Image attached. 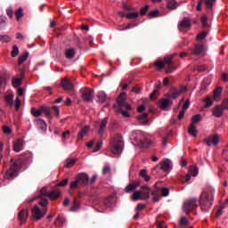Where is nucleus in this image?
<instances>
[{
  "mask_svg": "<svg viewBox=\"0 0 228 228\" xmlns=\"http://www.w3.org/2000/svg\"><path fill=\"white\" fill-rule=\"evenodd\" d=\"M215 190L212 188H207L200 195V208L201 212L208 213L214 203Z\"/></svg>",
  "mask_w": 228,
  "mask_h": 228,
  "instance_id": "1",
  "label": "nucleus"
},
{
  "mask_svg": "<svg viewBox=\"0 0 228 228\" xmlns=\"http://www.w3.org/2000/svg\"><path fill=\"white\" fill-rule=\"evenodd\" d=\"M177 56V53H175L171 55L166 56L164 61H156V66L159 69H163L165 66H167V74H171L176 70V67L174 65L175 61L173 59Z\"/></svg>",
  "mask_w": 228,
  "mask_h": 228,
  "instance_id": "2",
  "label": "nucleus"
},
{
  "mask_svg": "<svg viewBox=\"0 0 228 228\" xmlns=\"http://www.w3.org/2000/svg\"><path fill=\"white\" fill-rule=\"evenodd\" d=\"M117 103L118 105V111L123 117L129 118L130 115L127 110H130L131 107L126 102V93H120L119 96H118Z\"/></svg>",
  "mask_w": 228,
  "mask_h": 228,
  "instance_id": "3",
  "label": "nucleus"
},
{
  "mask_svg": "<svg viewBox=\"0 0 228 228\" xmlns=\"http://www.w3.org/2000/svg\"><path fill=\"white\" fill-rule=\"evenodd\" d=\"M151 192V187L148 185H142L140 191H135L132 195L133 201L148 200L150 199V193Z\"/></svg>",
  "mask_w": 228,
  "mask_h": 228,
  "instance_id": "4",
  "label": "nucleus"
},
{
  "mask_svg": "<svg viewBox=\"0 0 228 228\" xmlns=\"http://www.w3.org/2000/svg\"><path fill=\"white\" fill-rule=\"evenodd\" d=\"M20 168V161L16 159H11V167L8 168L5 174V179H13L14 177H17V172H19Z\"/></svg>",
  "mask_w": 228,
  "mask_h": 228,
  "instance_id": "5",
  "label": "nucleus"
},
{
  "mask_svg": "<svg viewBox=\"0 0 228 228\" xmlns=\"http://www.w3.org/2000/svg\"><path fill=\"white\" fill-rule=\"evenodd\" d=\"M187 90L186 86H182L180 89L177 87H172V89H170V93H167L165 97L168 98L170 101L172 99L176 100L182 94H185Z\"/></svg>",
  "mask_w": 228,
  "mask_h": 228,
  "instance_id": "6",
  "label": "nucleus"
},
{
  "mask_svg": "<svg viewBox=\"0 0 228 228\" xmlns=\"http://www.w3.org/2000/svg\"><path fill=\"white\" fill-rule=\"evenodd\" d=\"M198 200L196 198L189 199L185 200L183 204V210L185 214H189L193 210H196L198 208Z\"/></svg>",
  "mask_w": 228,
  "mask_h": 228,
  "instance_id": "7",
  "label": "nucleus"
},
{
  "mask_svg": "<svg viewBox=\"0 0 228 228\" xmlns=\"http://www.w3.org/2000/svg\"><path fill=\"white\" fill-rule=\"evenodd\" d=\"M44 212V213H43ZM43 212L42 210L39 208V207L37 205H35L32 208H31V215H32V217L36 220V221H38L40 219H42L45 215L46 214L47 212V209L46 208H43Z\"/></svg>",
  "mask_w": 228,
  "mask_h": 228,
  "instance_id": "8",
  "label": "nucleus"
},
{
  "mask_svg": "<svg viewBox=\"0 0 228 228\" xmlns=\"http://www.w3.org/2000/svg\"><path fill=\"white\" fill-rule=\"evenodd\" d=\"M50 192L47 191L46 187H43L40 190V193L38 198L40 199V200L38 201L39 206H41L42 208H46L48 206V200L45 197H49Z\"/></svg>",
  "mask_w": 228,
  "mask_h": 228,
  "instance_id": "9",
  "label": "nucleus"
},
{
  "mask_svg": "<svg viewBox=\"0 0 228 228\" xmlns=\"http://www.w3.org/2000/svg\"><path fill=\"white\" fill-rule=\"evenodd\" d=\"M80 92L82 94V99L86 102H91L94 101V93L92 89H88V87H82Z\"/></svg>",
  "mask_w": 228,
  "mask_h": 228,
  "instance_id": "10",
  "label": "nucleus"
},
{
  "mask_svg": "<svg viewBox=\"0 0 228 228\" xmlns=\"http://www.w3.org/2000/svg\"><path fill=\"white\" fill-rule=\"evenodd\" d=\"M123 149V141L121 138L116 139L111 144H110V151L112 153L118 155L121 153Z\"/></svg>",
  "mask_w": 228,
  "mask_h": 228,
  "instance_id": "11",
  "label": "nucleus"
},
{
  "mask_svg": "<svg viewBox=\"0 0 228 228\" xmlns=\"http://www.w3.org/2000/svg\"><path fill=\"white\" fill-rule=\"evenodd\" d=\"M77 182H79L80 186H87L90 182V177L86 173H80L77 177Z\"/></svg>",
  "mask_w": 228,
  "mask_h": 228,
  "instance_id": "12",
  "label": "nucleus"
},
{
  "mask_svg": "<svg viewBox=\"0 0 228 228\" xmlns=\"http://www.w3.org/2000/svg\"><path fill=\"white\" fill-rule=\"evenodd\" d=\"M204 142L207 144V146H211V145L216 146L219 143V136L218 134L208 136L206 139H204Z\"/></svg>",
  "mask_w": 228,
  "mask_h": 228,
  "instance_id": "13",
  "label": "nucleus"
},
{
  "mask_svg": "<svg viewBox=\"0 0 228 228\" xmlns=\"http://www.w3.org/2000/svg\"><path fill=\"white\" fill-rule=\"evenodd\" d=\"M216 0H200V2L198 3V6H196V10L198 12H200V10H202V3L204 2L205 5L207 6V8L211 9L213 8L215 3Z\"/></svg>",
  "mask_w": 228,
  "mask_h": 228,
  "instance_id": "14",
  "label": "nucleus"
},
{
  "mask_svg": "<svg viewBox=\"0 0 228 228\" xmlns=\"http://www.w3.org/2000/svg\"><path fill=\"white\" fill-rule=\"evenodd\" d=\"M28 218V208H23L18 213V220H20L21 224H26Z\"/></svg>",
  "mask_w": 228,
  "mask_h": 228,
  "instance_id": "15",
  "label": "nucleus"
},
{
  "mask_svg": "<svg viewBox=\"0 0 228 228\" xmlns=\"http://www.w3.org/2000/svg\"><path fill=\"white\" fill-rule=\"evenodd\" d=\"M61 85L65 91L73 92L74 90V86L69 78L61 79Z\"/></svg>",
  "mask_w": 228,
  "mask_h": 228,
  "instance_id": "16",
  "label": "nucleus"
},
{
  "mask_svg": "<svg viewBox=\"0 0 228 228\" xmlns=\"http://www.w3.org/2000/svg\"><path fill=\"white\" fill-rule=\"evenodd\" d=\"M171 105H173V102L170 98H161L159 102V107L162 110H167Z\"/></svg>",
  "mask_w": 228,
  "mask_h": 228,
  "instance_id": "17",
  "label": "nucleus"
},
{
  "mask_svg": "<svg viewBox=\"0 0 228 228\" xmlns=\"http://www.w3.org/2000/svg\"><path fill=\"white\" fill-rule=\"evenodd\" d=\"M107 126H108V117L104 118L99 124L98 135H100L101 137H102V135H104V133L106 132Z\"/></svg>",
  "mask_w": 228,
  "mask_h": 228,
  "instance_id": "18",
  "label": "nucleus"
},
{
  "mask_svg": "<svg viewBox=\"0 0 228 228\" xmlns=\"http://www.w3.org/2000/svg\"><path fill=\"white\" fill-rule=\"evenodd\" d=\"M115 196L114 195H110L109 197H107L104 200H103V205L105 206V208H113L115 207Z\"/></svg>",
  "mask_w": 228,
  "mask_h": 228,
  "instance_id": "19",
  "label": "nucleus"
},
{
  "mask_svg": "<svg viewBox=\"0 0 228 228\" xmlns=\"http://www.w3.org/2000/svg\"><path fill=\"white\" fill-rule=\"evenodd\" d=\"M140 186V182H133L129 183L126 188H125V192L126 193H132L136 191V188Z\"/></svg>",
  "mask_w": 228,
  "mask_h": 228,
  "instance_id": "20",
  "label": "nucleus"
},
{
  "mask_svg": "<svg viewBox=\"0 0 228 228\" xmlns=\"http://www.w3.org/2000/svg\"><path fill=\"white\" fill-rule=\"evenodd\" d=\"M224 109L223 108L222 105H217L213 109V116L216 118H221L224 115Z\"/></svg>",
  "mask_w": 228,
  "mask_h": 228,
  "instance_id": "21",
  "label": "nucleus"
},
{
  "mask_svg": "<svg viewBox=\"0 0 228 228\" xmlns=\"http://www.w3.org/2000/svg\"><path fill=\"white\" fill-rule=\"evenodd\" d=\"M191 26V21L190 18L185 17L183 20V21L180 23L179 30H183V29L190 28Z\"/></svg>",
  "mask_w": 228,
  "mask_h": 228,
  "instance_id": "22",
  "label": "nucleus"
},
{
  "mask_svg": "<svg viewBox=\"0 0 228 228\" xmlns=\"http://www.w3.org/2000/svg\"><path fill=\"white\" fill-rule=\"evenodd\" d=\"M204 51H205L204 45L198 44V45H194V49H192V54L199 56L202 53H204Z\"/></svg>",
  "mask_w": 228,
  "mask_h": 228,
  "instance_id": "23",
  "label": "nucleus"
},
{
  "mask_svg": "<svg viewBox=\"0 0 228 228\" xmlns=\"http://www.w3.org/2000/svg\"><path fill=\"white\" fill-rule=\"evenodd\" d=\"M160 168L163 172H169L171 170V163L169 160H163L160 162Z\"/></svg>",
  "mask_w": 228,
  "mask_h": 228,
  "instance_id": "24",
  "label": "nucleus"
},
{
  "mask_svg": "<svg viewBox=\"0 0 228 228\" xmlns=\"http://www.w3.org/2000/svg\"><path fill=\"white\" fill-rule=\"evenodd\" d=\"M61 194V191L58 189L53 190L52 191H50L48 198L51 200H57Z\"/></svg>",
  "mask_w": 228,
  "mask_h": 228,
  "instance_id": "25",
  "label": "nucleus"
},
{
  "mask_svg": "<svg viewBox=\"0 0 228 228\" xmlns=\"http://www.w3.org/2000/svg\"><path fill=\"white\" fill-rule=\"evenodd\" d=\"M35 123H36L37 126L38 128H40L42 131H46L47 125L45 120L38 118V119L35 120Z\"/></svg>",
  "mask_w": 228,
  "mask_h": 228,
  "instance_id": "26",
  "label": "nucleus"
},
{
  "mask_svg": "<svg viewBox=\"0 0 228 228\" xmlns=\"http://www.w3.org/2000/svg\"><path fill=\"white\" fill-rule=\"evenodd\" d=\"M23 141L21 139H18L14 142L13 149L14 151L19 152L22 150Z\"/></svg>",
  "mask_w": 228,
  "mask_h": 228,
  "instance_id": "27",
  "label": "nucleus"
},
{
  "mask_svg": "<svg viewBox=\"0 0 228 228\" xmlns=\"http://www.w3.org/2000/svg\"><path fill=\"white\" fill-rule=\"evenodd\" d=\"M76 55V50L74 48H69L65 51V56L67 59L71 60Z\"/></svg>",
  "mask_w": 228,
  "mask_h": 228,
  "instance_id": "28",
  "label": "nucleus"
},
{
  "mask_svg": "<svg viewBox=\"0 0 228 228\" xmlns=\"http://www.w3.org/2000/svg\"><path fill=\"white\" fill-rule=\"evenodd\" d=\"M40 109H41V114L44 113L45 116L49 118H53L52 113H51V108L46 107V106H42V107H40Z\"/></svg>",
  "mask_w": 228,
  "mask_h": 228,
  "instance_id": "29",
  "label": "nucleus"
},
{
  "mask_svg": "<svg viewBox=\"0 0 228 228\" xmlns=\"http://www.w3.org/2000/svg\"><path fill=\"white\" fill-rule=\"evenodd\" d=\"M13 99H14L13 93H7V94L5 96V101L7 102V104H9V106L14 105Z\"/></svg>",
  "mask_w": 228,
  "mask_h": 228,
  "instance_id": "30",
  "label": "nucleus"
},
{
  "mask_svg": "<svg viewBox=\"0 0 228 228\" xmlns=\"http://www.w3.org/2000/svg\"><path fill=\"white\" fill-rule=\"evenodd\" d=\"M29 57V53L28 52H25V53L20 55V57L18 58V64L22 65Z\"/></svg>",
  "mask_w": 228,
  "mask_h": 228,
  "instance_id": "31",
  "label": "nucleus"
},
{
  "mask_svg": "<svg viewBox=\"0 0 228 228\" xmlns=\"http://www.w3.org/2000/svg\"><path fill=\"white\" fill-rule=\"evenodd\" d=\"M149 116V113H144L142 115H140L137 117L138 120L142 124V125H147L149 120L147 119Z\"/></svg>",
  "mask_w": 228,
  "mask_h": 228,
  "instance_id": "32",
  "label": "nucleus"
},
{
  "mask_svg": "<svg viewBox=\"0 0 228 228\" xmlns=\"http://www.w3.org/2000/svg\"><path fill=\"white\" fill-rule=\"evenodd\" d=\"M211 84V79L209 77H204L203 82H201V91L207 90L208 86Z\"/></svg>",
  "mask_w": 228,
  "mask_h": 228,
  "instance_id": "33",
  "label": "nucleus"
},
{
  "mask_svg": "<svg viewBox=\"0 0 228 228\" xmlns=\"http://www.w3.org/2000/svg\"><path fill=\"white\" fill-rule=\"evenodd\" d=\"M223 92L222 87H216V89H214L213 91V100H217L220 98L221 94Z\"/></svg>",
  "mask_w": 228,
  "mask_h": 228,
  "instance_id": "34",
  "label": "nucleus"
},
{
  "mask_svg": "<svg viewBox=\"0 0 228 228\" xmlns=\"http://www.w3.org/2000/svg\"><path fill=\"white\" fill-rule=\"evenodd\" d=\"M142 137H143V135L140 131H137L133 134V138L134 139V141L137 144L139 142H141Z\"/></svg>",
  "mask_w": 228,
  "mask_h": 228,
  "instance_id": "35",
  "label": "nucleus"
},
{
  "mask_svg": "<svg viewBox=\"0 0 228 228\" xmlns=\"http://www.w3.org/2000/svg\"><path fill=\"white\" fill-rule=\"evenodd\" d=\"M89 130H90L89 126H85L84 128H82L77 134L78 139L84 138L86 135V134L89 132Z\"/></svg>",
  "mask_w": 228,
  "mask_h": 228,
  "instance_id": "36",
  "label": "nucleus"
},
{
  "mask_svg": "<svg viewBox=\"0 0 228 228\" xmlns=\"http://www.w3.org/2000/svg\"><path fill=\"white\" fill-rule=\"evenodd\" d=\"M14 15H16V20L20 21V19L24 17L23 9L21 7L18 8V10L14 12Z\"/></svg>",
  "mask_w": 228,
  "mask_h": 228,
  "instance_id": "37",
  "label": "nucleus"
},
{
  "mask_svg": "<svg viewBox=\"0 0 228 228\" xmlns=\"http://www.w3.org/2000/svg\"><path fill=\"white\" fill-rule=\"evenodd\" d=\"M77 161V159H67L65 161L64 166L67 168H70L72 166H74L76 164V162Z\"/></svg>",
  "mask_w": 228,
  "mask_h": 228,
  "instance_id": "38",
  "label": "nucleus"
},
{
  "mask_svg": "<svg viewBox=\"0 0 228 228\" xmlns=\"http://www.w3.org/2000/svg\"><path fill=\"white\" fill-rule=\"evenodd\" d=\"M178 7V3L175 0H170L167 2V8L169 10H176Z\"/></svg>",
  "mask_w": 228,
  "mask_h": 228,
  "instance_id": "39",
  "label": "nucleus"
},
{
  "mask_svg": "<svg viewBox=\"0 0 228 228\" xmlns=\"http://www.w3.org/2000/svg\"><path fill=\"white\" fill-rule=\"evenodd\" d=\"M65 223V219L62 218L61 216H58L54 221V225L57 227L62 226Z\"/></svg>",
  "mask_w": 228,
  "mask_h": 228,
  "instance_id": "40",
  "label": "nucleus"
},
{
  "mask_svg": "<svg viewBox=\"0 0 228 228\" xmlns=\"http://www.w3.org/2000/svg\"><path fill=\"white\" fill-rule=\"evenodd\" d=\"M21 84H22V78L21 77L12 78V86H14V88H17L18 86H20Z\"/></svg>",
  "mask_w": 228,
  "mask_h": 228,
  "instance_id": "41",
  "label": "nucleus"
},
{
  "mask_svg": "<svg viewBox=\"0 0 228 228\" xmlns=\"http://www.w3.org/2000/svg\"><path fill=\"white\" fill-rule=\"evenodd\" d=\"M203 102L206 103V105L204 106V108L206 109L211 107L214 103V100H212L210 96H207V98H204Z\"/></svg>",
  "mask_w": 228,
  "mask_h": 228,
  "instance_id": "42",
  "label": "nucleus"
},
{
  "mask_svg": "<svg viewBox=\"0 0 228 228\" xmlns=\"http://www.w3.org/2000/svg\"><path fill=\"white\" fill-rule=\"evenodd\" d=\"M141 147L146 148L151 144V142L149 139H146L142 136V141L138 143Z\"/></svg>",
  "mask_w": 228,
  "mask_h": 228,
  "instance_id": "43",
  "label": "nucleus"
},
{
  "mask_svg": "<svg viewBox=\"0 0 228 228\" xmlns=\"http://www.w3.org/2000/svg\"><path fill=\"white\" fill-rule=\"evenodd\" d=\"M140 176L141 177H142V179H144V181L146 182V183H148V181H150V175H147V171H146V169H142L141 171H140Z\"/></svg>",
  "mask_w": 228,
  "mask_h": 228,
  "instance_id": "44",
  "label": "nucleus"
},
{
  "mask_svg": "<svg viewBox=\"0 0 228 228\" xmlns=\"http://www.w3.org/2000/svg\"><path fill=\"white\" fill-rule=\"evenodd\" d=\"M155 190L151 191V196H160L159 192L161 191V188L158 187V183L154 184Z\"/></svg>",
  "mask_w": 228,
  "mask_h": 228,
  "instance_id": "45",
  "label": "nucleus"
},
{
  "mask_svg": "<svg viewBox=\"0 0 228 228\" xmlns=\"http://www.w3.org/2000/svg\"><path fill=\"white\" fill-rule=\"evenodd\" d=\"M189 134H192L194 137L197 136V128L193 123L189 126Z\"/></svg>",
  "mask_w": 228,
  "mask_h": 228,
  "instance_id": "46",
  "label": "nucleus"
},
{
  "mask_svg": "<svg viewBox=\"0 0 228 228\" xmlns=\"http://www.w3.org/2000/svg\"><path fill=\"white\" fill-rule=\"evenodd\" d=\"M19 55V47L17 45H12V50H11V56L16 58Z\"/></svg>",
  "mask_w": 228,
  "mask_h": 228,
  "instance_id": "47",
  "label": "nucleus"
},
{
  "mask_svg": "<svg viewBox=\"0 0 228 228\" xmlns=\"http://www.w3.org/2000/svg\"><path fill=\"white\" fill-rule=\"evenodd\" d=\"M198 173H199V169L197 167H189V174H191L192 177H196V175H198Z\"/></svg>",
  "mask_w": 228,
  "mask_h": 228,
  "instance_id": "48",
  "label": "nucleus"
},
{
  "mask_svg": "<svg viewBox=\"0 0 228 228\" xmlns=\"http://www.w3.org/2000/svg\"><path fill=\"white\" fill-rule=\"evenodd\" d=\"M31 114L32 116L38 118L42 115V110L41 108H39L38 110H36L35 108L31 109Z\"/></svg>",
  "mask_w": 228,
  "mask_h": 228,
  "instance_id": "49",
  "label": "nucleus"
},
{
  "mask_svg": "<svg viewBox=\"0 0 228 228\" xmlns=\"http://www.w3.org/2000/svg\"><path fill=\"white\" fill-rule=\"evenodd\" d=\"M201 26L203 28H209V25L208 24V17L206 15L201 16Z\"/></svg>",
  "mask_w": 228,
  "mask_h": 228,
  "instance_id": "50",
  "label": "nucleus"
},
{
  "mask_svg": "<svg viewBox=\"0 0 228 228\" xmlns=\"http://www.w3.org/2000/svg\"><path fill=\"white\" fill-rule=\"evenodd\" d=\"M8 23V19L6 16H0V28L7 25Z\"/></svg>",
  "mask_w": 228,
  "mask_h": 228,
  "instance_id": "51",
  "label": "nucleus"
},
{
  "mask_svg": "<svg viewBox=\"0 0 228 228\" xmlns=\"http://www.w3.org/2000/svg\"><path fill=\"white\" fill-rule=\"evenodd\" d=\"M7 79L8 77L6 74L0 75V88L3 85H6Z\"/></svg>",
  "mask_w": 228,
  "mask_h": 228,
  "instance_id": "52",
  "label": "nucleus"
},
{
  "mask_svg": "<svg viewBox=\"0 0 228 228\" xmlns=\"http://www.w3.org/2000/svg\"><path fill=\"white\" fill-rule=\"evenodd\" d=\"M138 17H139V13H138L137 12H131V13H127V14L126 15V18L127 20L136 19V18H138Z\"/></svg>",
  "mask_w": 228,
  "mask_h": 228,
  "instance_id": "53",
  "label": "nucleus"
},
{
  "mask_svg": "<svg viewBox=\"0 0 228 228\" xmlns=\"http://www.w3.org/2000/svg\"><path fill=\"white\" fill-rule=\"evenodd\" d=\"M11 41V37L8 35H0V42L9 43Z\"/></svg>",
  "mask_w": 228,
  "mask_h": 228,
  "instance_id": "54",
  "label": "nucleus"
},
{
  "mask_svg": "<svg viewBox=\"0 0 228 228\" xmlns=\"http://www.w3.org/2000/svg\"><path fill=\"white\" fill-rule=\"evenodd\" d=\"M160 88H161V84H156L153 93H151V94L150 95L151 99H154V95L159 92Z\"/></svg>",
  "mask_w": 228,
  "mask_h": 228,
  "instance_id": "55",
  "label": "nucleus"
},
{
  "mask_svg": "<svg viewBox=\"0 0 228 228\" xmlns=\"http://www.w3.org/2000/svg\"><path fill=\"white\" fill-rule=\"evenodd\" d=\"M50 110H51V115L52 116H53V114L55 115V116H59V114H60V109L57 106L52 107L50 109Z\"/></svg>",
  "mask_w": 228,
  "mask_h": 228,
  "instance_id": "56",
  "label": "nucleus"
},
{
  "mask_svg": "<svg viewBox=\"0 0 228 228\" xmlns=\"http://www.w3.org/2000/svg\"><path fill=\"white\" fill-rule=\"evenodd\" d=\"M207 69L206 65H197L194 69V70H197L198 72H204Z\"/></svg>",
  "mask_w": 228,
  "mask_h": 228,
  "instance_id": "57",
  "label": "nucleus"
},
{
  "mask_svg": "<svg viewBox=\"0 0 228 228\" xmlns=\"http://www.w3.org/2000/svg\"><path fill=\"white\" fill-rule=\"evenodd\" d=\"M97 97H98L100 102H104V101H106V94L105 93H99L97 94Z\"/></svg>",
  "mask_w": 228,
  "mask_h": 228,
  "instance_id": "58",
  "label": "nucleus"
},
{
  "mask_svg": "<svg viewBox=\"0 0 228 228\" xmlns=\"http://www.w3.org/2000/svg\"><path fill=\"white\" fill-rule=\"evenodd\" d=\"M148 10H150V5L148 4L141 8V11H140L141 16H145L146 13L148 12Z\"/></svg>",
  "mask_w": 228,
  "mask_h": 228,
  "instance_id": "59",
  "label": "nucleus"
},
{
  "mask_svg": "<svg viewBox=\"0 0 228 228\" xmlns=\"http://www.w3.org/2000/svg\"><path fill=\"white\" fill-rule=\"evenodd\" d=\"M159 15V12L158 10L151 11V12L149 13L150 19L157 18Z\"/></svg>",
  "mask_w": 228,
  "mask_h": 228,
  "instance_id": "60",
  "label": "nucleus"
},
{
  "mask_svg": "<svg viewBox=\"0 0 228 228\" xmlns=\"http://www.w3.org/2000/svg\"><path fill=\"white\" fill-rule=\"evenodd\" d=\"M110 172H111V167H110V165H105L102 169L103 175H106V174H110Z\"/></svg>",
  "mask_w": 228,
  "mask_h": 228,
  "instance_id": "61",
  "label": "nucleus"
},
{
  "mask_svg": "<svg viewBox=\"0 0 228 228\" xmlns=\"http://www.w3.org/2000/svg\"><path fill=\"white\" fill-rule=\"evenodd\" d=\"M162 197H167L169 195L168 188L165 187L160 190Z\"/></svg>",
  "mask_w": 228,
  "mask_h": 228,
  "instance_id": "62",
  "label": "nucleus"
},
{
  "mask_svg": "<svg viewBox=\"0 0 228 228\" xmlns=\"http://www.w3.org/2000/svg\"><path fill=\"white\" fill-rule=\"evenodd\" d=\"M200 118H201V116L200 114L194 116L191 118L192 123H191V124H194L195 125V123H199L200 121Z\"/></svg>",
  "mask_w": 228,
  "mask_h": 228,
  "instance_id": "63",
  "label": "nucleus"
},
{
  "mask_svg": "<svg viewBox=\"0 0 228 228\" xmlns=\"http://www.w3.org/2000/svg\"><path fill=\"white\" fill-rule=\"evenodd\" d=\"M221 106L224 109V110H228V98H224Z\"/></svg>",
  "mask_w": 228,
  "mask_h": 228,
  "instance_id": "64",
  "label": "nucleus"
}]
</instances>
